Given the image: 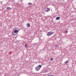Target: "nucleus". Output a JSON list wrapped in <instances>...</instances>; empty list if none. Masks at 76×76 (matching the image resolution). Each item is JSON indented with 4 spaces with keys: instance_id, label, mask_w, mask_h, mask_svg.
<instances>
[{
    "instance_id": "nucleus-1",
    "label": "nucleus",
    "mask_w": 76,
    "mask_h": 76,
    "mask_svg": "<svg viewBox=\"0 0 76 76\" xmlns=\"http://www.w3.org/2000/svg\"><path fill=\"white\" fill-rule=\"evenodd\" d=\"M42 67V66L41 65H39L38 66L37 68H35L36 70L37 71H38L41 69V68Z\"/></svg>"
},
{
    "instance_id": "nucleus-2",
    "label": "nucleus",
    "mask_w": 76,
    "mask_h": 76,
    "mask_svg": "<svg viewBox=\"0 0 76 76\" xmlns=\"http://www.w3.org/2000/svg\"><path fill=\"white\" fill-rule=\"evenodd\" d=\"M54 34V32L50 31V32L48 33L47 35H48V36H50V35H51L52 34Z\"/></svg>"
},
{
    "instance_id": "nucleus-3",
    "label": "nucleus",
    "mask_w": 76,
    "mask_h": 76,
    "mask_svg": "<svg viewBox=\"0 0 76 76\" xmlns=\"http://www.w3.org/2000/svg\"><path fill=\"white\" fill-rule=\"evenodd\" d=\"M50 10V8L47 7L46 8V9H45V11L46 12H49Z\"/></svg>"
},
{
    "instance_id": "nucleus-4",
    "label": "nucleus",
    "mask_w": 76,
    "mask_h": 76,
    "mask_svg": "<svg viewBox=\"0 0 76 76\" xmlns=\"http://www.w3.org/2000/svg\"><path fill=\"white\" fill-rule=\"evenodd\" d=\"M12 35L13 36H15V35H17V34H16V33H13V31H12Z\"/></svg>"
},
{
    "instance_id": "nucleus-5",
    "label": "nucleus",
    "mask_w": 76,
    "mask_h": 76,
    "mask_svg": "<svg viewBox=\"0 0 76 76\" xmlns=\"http://www.w3.org/2000/svg\"><path fill=\"white\" fill-rule=\"evenodd\" d=\"M19 32V31H18V30H15L14 32V33H15V34H16L17 33V32Z\"/></svg>"
},
{
    "instance_id": "nucleus-6",
    "label": "nucleus",
    "mask_w": 76,
    "mask_h": 76,
    "mask_svg": "<svg viewBox=\"0 0 76 76\" xmlns=\"http://www.w3.org/2000/svg\"><path fill=\"white\" fill-rule=\"evenodd\" d=\"M27 26L28 28H29V27H30V24L29 23H28L27 24Z\"/></svg>"
},
{
    "instance_id": "nucleus-7",
    "label": "nucleus",
    "mask_w": 76,
    "mask_h": 76,
    "mask_svg": "<svg viewBox=\"0 0 76 76\" xmlns=\"http://www.w3.org/2000/svg\"><path fill=\"white\" fill-rule=\"evenodd\" d=\"M60 19V17H58L56 18V20H59V19Z\"/></svg>"
},
{
    "instance_id": "nucleus-8",
    "label": "nucleus",
    "mask_w": 76,
    "mask_h": 76,
    "mask_svg": "<svg viewBox=\"0 0 76 76\" xmlns=\"http://www.w3.org/2000/svg\"><path fill=\"white\" fill-rule=\"evenodd\" d=\"M7 9H8V10H11L12 8H10V7H7Z\"/></svg>"
},
{
    "instance_id": "nucleus-9",
    "label": "nucleus",
    "mask_w": 76,
    "mask_h": 76,
    "mask_svg": "<svg viewBox=\"0 0 76 76\" xmlns=\"http://www.w3.org/2000/svg\"><path fill=\"white\" fill-rule=\"evenodd\" d=\"M69 60H67L66 61V62H65V63H69Z\"/></svg>"
},
{
    "instance_id": "nucleus-10",
    "label": "nucleus",
    "mask_w": 76,
    "mask_h": 76,
    "mask_svg": "<svg viewBox=\"0 0 76 76\" xmlns=\"http://www.w3.org/2000/svg\"><path fill=\"white\" fill-rule=\"evenodd\" d=\"M55 47H56V48H57V47H58V45H55Z\"/></svg>"
},
{
    "instance_id": "nucleus-11",
    "label": "nucleus",
    "mask_w": 76,
    "mask_h": 76,
    "mask_svg": "<svg viewBox=\"0 0 76 76\" xmlns=\"http://www.w3.org/2000/svg\"><path fill=\"white\" fill-rule=\"evenodd\" d=\"M29 5H32V3H28Z\"/></svg>"
},
{
    "instance_id": "nucleus-12",
    "label": "nucleus",
    "mask_w": 76,
    "mask_h": 76,
    "mask_svg": "<svg viewBox=\"0 0 76 76\" xmlns=\"http://www.w3.org/2000/svg\"><path fill=\"white\" fill-rule=\"evenodd\" d=\"M48 72V70H47V69L45 70V72Z\"/></svg>"
},
{
    "instance_id": "nucleus-13",
    "label": "nucleus",
    "mask_w": 76,
    "mask_h": 76,
    "mask_svg": "<svg viewBox=\"0 0 76 76\" xmlns=\"http://www.w3.org/2000/svg\"><path fill=\"white\" fill-rule=\"evenodd\" d=\"M53 58H52L50 59L51 61H53Z\"/></svg>"
},
{
    "instance_id": "nucleus-14",
    "label": "nucleus",
    "mask_w": 76,
    "mask_h": 76,
    "mask_svg": "<svg viewBox=\"0 0 76 76\" xmlns=\"http://www.w3.org/2000/svg\"><path fill=\"white\" fill-rule=\"evenodd\" d=\"M25 47H27V45L26 44L25 45Z\"/></svg>"
},
{
    "instance_id": "nucleus-15",
    "label": "nucleus",
    "mask_w": 76,
    "mask_h": 76,
    "mask_svg": "<svg viewBox=\"0 0 76 76\" xmlns=\"http://www.w3.org/2000/svg\"><path fill=\"white\" fill-rule=\"evenodd\" d=\"M66 34L67 33V31L66 30Z\"/></svg>"
},
{
    "instance_id": "nucleus-16",
    "label": "nucleus",
    "mask_w": 76,
    "mask_h": 76,
    "mask_svg": "<svg viewBox=\"0 0 76 76\" xmlns=\"http://www.w3.org/2000/svg\"><path fill=\"white\" fill-rule=\"evenodd\" d=\"M50 76H54V75H49Z\"/></svg>"
},
{
    "instance_id": "nucleus-17",
    "label": "nucleus",
    "mask_w": 76,
    "mask_h": 76,
    "mask_svg": "<svg viewBox=\"0 0 76 76\" xmlns=\"http://www.w3.org/2000/svg\"><path fill=\"white\" fill-rule=\"evenodd\" d=\"M48 76H50V75H48Z\"/></svg>"
}]
</instances>
